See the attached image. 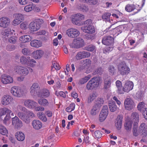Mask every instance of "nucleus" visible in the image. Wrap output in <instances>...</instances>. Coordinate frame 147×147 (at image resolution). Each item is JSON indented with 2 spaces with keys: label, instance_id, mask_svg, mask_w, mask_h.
Masks as SVG:
<instances>
[{
  "label": "nucleus",
  "instance_id": "54",
  "mask_svg": "<svg viewBox=\"0 0 147 147\" xmlns=\"http://www.w3.org/2000/svg\"><path fill=\"white\" fill-rule=\"evenodd\" d=\"M115 68L113 66H110L109 67V71L110 74L113 75L115 71Z\"/></svg>",
  "mask_w": 147,
  "mask_h": 147
},
{
  "label": "nucleus",
  "instance_id": "20",
  "mask_svg": "<svg viewBox=\"0 0 147 147\" xmlns=\"http://www.w3.org/2000/svg\"><path fill=\"white\" fill-rule=\"evenodd\" d=\"M12 99L11 97L9 95H4L2 98L1 103L3 105H7L10 103Z\"/></svg>",
  "mask_w": 147,
  "mask_h": 147
},
{
  "label": "nucleus",
  "instance_id": "41",
  "mask_svg": "<svg viewBox=\"0 0 147 147\" xmlns=\"http://www.w3.org/2000/svg\"><path fill=\"white\" fill-rule=\"evenodd\" d=\"M36 63V62L35 61L29 57V58L28 60L27 65L28 66L33 67L34 66Z\"/></svg>",
  "mask_w": 147,
  "mask_h": 147
},
{
  "label": "nucleus",
  "instance_id": "29",
  "mask_svg": "<svg viewBox=\"0 0 147 147\" xmlns=\"http://www.w3.org/2000/svg\"><path fill=\"white\" fill-rule=\"evenodd\" d=\"M116 85L117 88V92L119 94H123V87L121 82L119 80H117L116 82Z\"/></svg>",
  "mask_w": 147,
  "mask_h": 147
},
{
  "label": "nucleus",
  "instance_id": "27",
  "mask_svg": "<svg viewBox=\"0 0 147 147\" xmlns=\"http://www.w3.org/2000/svg\"><path fill=\"white\" fill-rule=\"evenodd\" d=\"M32 124L34 128L36 129H39L42 127V123L38 120H34L32 122Z\"/></svg>",
  "mask_w": 147,
  "mask_h": 147
},
{
  "label": "nucleus",
  "instance_id": "12",
  "mask_svg": "<svg viewBox=\"0 0 147 147\" xmlns=\"http://www.w3.org/2000/svg\"><path fill=\"white\" fill-rule=\"evenodd\" d=\"M81 29L84 32L89 34H92L95 32V28L92 25L82 26Z\"/></svg>",
  "mask_w": 147,
  "mask_h": 147
},
{
  "label": "nucleus",
  "instance_id": "42",
  "mask_svg": "<svg viewBox=\"0 0 147 147\" xmlns=\"http://www.w3.org/2000/svg\"><path fill=\"white\" fill-rule=\"evenodd\" d=\"M133 123L130 120L127 121L124 125L125 129L128 131L130 130L131 128L132 125Z\"/></svg>",
  "mask_w": 147,
  "mask_h": 147
},
{
  "label": "nucleus",
  "instance_id": "24",
  "mask_svg": "<svg viewBox=\"0 0 147 147\" xmlns=\"http://www.w3.org/2000/svg\"><path fill=\"white\" fill-rule=\"evenodd\" d=\"M40 28L39 25L34 22L30 23L29 26V28L32 32L36 31L38 30Z\"/></svg>",
  "mask_w": 147,
  "mask_h": 147
},
{
  "label": "nucleus",
  "instance_id": "15",
  "mask_svg": "<svg viewBox=\"0 0 147 147\" xmlns=\"http://www.w3.org/2000/svg\"><path fill=\"white\" fill-rule=\"evenodd\" d=\"M134 84L132 81L129 80L126 81L123 87V93L124 92H128L132 90Z\"/></svg>",
  "mask_w": 147,
  "mask_h": 147
},
{
  "label": "nucleus",
  "instance_id": "14",
  "mask_svg": "<svg viewBox=\"0 0 147 147\" xmlns=\"http://www.w3.org/2000/svg\"><path fill=\"white\" fill-rule=\"evenodd\" d=\"M124 105L126 109L130 111L135 107L133 100L130 98L126 99L124 101Z\"/></svg>",
  "mask_w": 147,
  "mask_h": 147
},
{
  "label": "nucleus",
  "instance_id": "53",
  "mask_svg": "<svg viewBox=\"0 0 147 147\" xmlns=\"http://www.w3.org/2000/svg\"><path fill=\"white\" fill-rule=\"evenodd\" d=\"M95 46L92 45H88V46L86 47L85 48V49L86 50L88 51H93L95 49Z\"/></svg>",
  "mask_w": 147,
  "mask_h": 147
},
{
  "label": "nucleus",
  "instance_id": "58",
  "mask_svg": "<svg viewBox=\"0 0 147 147\" xmlns=\"http://www.w3.org/2000/svg\"><path fill=\"white\" fill-rule=\"evenodd\" d=\"M28 24L27 22H23L20 25V27L23 29H26L27 28Z\"/></svg>",
  "mask_w": 147,
  "mask_h": 147
},
{
  "label": "nucleus",
  "instance_id": "61",
  "mask_svg": "<svg viewBox=\"0 0 147 147\" xmlns=\"http://www.w3.org/2000/svg\"><path fill=\"white\" fill-rule=\"evenodd\" d=\"M103 70L101 67H98L95 70V73L96 74H101L103 71Z\"/></svg>",
  "mask_w": 147,
  "mask_h": 147
},
{
  "label": "nucleus",
  "instance_id": "8",
  "mask_svg": "<svg viewBox=\"0 0 147 147\" xmlns=\"http://www.w3.org/2000/svg\"><path fill=\"white\" fill-rule=\"evenodd\" d=\"M108 114V107L104 106L99 115V120L101 122L104 121L107 118Z\"/></svg>",
  "mask_w": 147,
  "mask_h": 147
},
{
  "label": "nucleus",
  "instance_id": "37",
  "mask_svg": "<svg viewBox=\"0 0 147 147\" xmlns=\"http://www.w3.org/2000/svg\"><path fill=\"white\" fill-rule=\"evenodd\" d=\"M104 100L102 98H98L96 100V101L94 105L96 106L99 108L103 104Z\"/></svg>",
  "mask_w": 147,
  "mask_h": 147
},
{
  "label": "nucleus",
  "instance_id": "25",
  "mask_svg": "<svg viewBox=\"0 0 147 147\" xmlns=\"http://www.w3.org/2000/svg\"><path fill=\"white\" fill-rule=\"evenodd\" d=\"M139 120V115L136 112H133L131 114V117L130 121L134 122V124H138Z\"/></svg>",
  "mask_w": 147,
  "mask_h": 147
},
{
  "label": "nucleus",
  "instance_id": "44",
  "mask_svg": "<svg viewBox=\"0 0 147 147\" xmlns=\"http://www.w3.org/2000/svg\"><path fill=\"white\" fill-rule=\"evenodd\" d=\"M37 116L41 120L45 122L47 121V118L45 115L42 113L39 112L37 113Z\"/></svg>",
  "mask_w": 147,
  "mask_h": 147
},
{
  "label": "nucleus",
  "instance_id": "19",
  "mask_svg": "<svg viewBox=\"0 0 147 147\" xmlns=\"http://www.w3.org/2000/svg\"><path fill=\"white\" fill-rule=\"evenodd\" d=\"M12 124L16 128H20L23 125L22 121L16 116L12 118Z\"/></svg>",
  "mask_w": 147,
  "mask_h": 147
},
{
  "label": "nucleus",
  "instance_id": "57",
  "mask_svg": "<svg viewBox=\"0 0 147 147\" xmlns=\"http://www.w3.org/2000/svg\"><path fill=\"white\" fill-rule=\"evenodd\" d=\"M15 49V47L14 45H8L6 47V49L8 51H12Z\"/></svg>",
  "mask_w": 147,
  "mask_h": 147
},
{
  "label": "nucleus",
  "instance_id": "34",
  "mask_svg": "<svg viewBox=\"0 0 147 147\" xmlns=\"http://www.w3.org/2000/svg\"><path fill=\"white\" fill-rule=\"evenodd\" d=\"M44 53L43 51L42 50H37L36 51H34L33 53V55L36 59L40 58Z\"/></svg>",
  "mask_w": 147,
  "mask_h": 147
},
{
  "label": "nucleus",
  "instance_id": "63",
  "mask_svg": "<svg viewBox=\"0 0 147 147\" xmlns=\"http://www.w3.org/2000/svg\"><path fill=\"white\" fill-rule=\"evenodd\" d=\"M84 38L87 40L93 39L94 36L93 35L90 34H86L84 36Z\"/></svg>",
  "mask_w": 147,
  "mask_h": 147
},
{
  "label": "nucleus",
  "instance_id": "39",
  "mask_svg": "<svg viewBox=\"0 0 147 147\" xmlns=\"http://www.w3.org/2000/svg\"><path fill=\"white\" fill-rule=\"evenodd\" d=\"M111 14L110 13H105L102 16V18L105 22H109L110 20V17Z\"/></svg>",
  "mask_w": 147,
  "mask_h": 147
},
{
  "label": "nucleus",
  "instance_id": "23",
  "mask_svg": "<svg viewBox=\"0 0 147 147\" xmlns=\"http://www.w3.org/2000/svg\"><path fill=\"white\" fill-rule=\"evenodd\" d=\"M123 117L121 115H118L115 121V126L118 129H120L121 127L122 124V120Z\"/></svg>",
  "mask_w": 147,
  "mask_h": 147
},
{
  "label": "nucleus",
  "instance_id": "10",
  "mask_svg": "<svg viewBox=\"0 0 147 147\" xmlns=\"http://www.w3.org/2000/svg\"><path fill=\"white\" fill-rule=\"evenodd\" d=\"M14 20L12 22V24L14 26L18 25L24 20V16L21 14L16 13L13 15Z\"/></svg>",
  "mask_w": 147,
  "mask_h": 147
},
{
  "label": "nucleus",
  "instance_id": "62",
  "mask_svg": "<svg viewBox=\"0 0 147 147\" xmlns=\"http://www.w3.org/2000/svg\"><path fill=\"white\" fill-rule=\"evenodd\" d=\"M35 22L38 25H39V27L40 28L41 25L43 23V21L41 19H38L36 20V22Z\"/></svg>",
  "mask_w": 147,
  "mask_h": 147
},
{
  "label": "nucleus",
  "instance_id": "2",
  "mask_svg": "<svg viewBox=\"0 0 147 147\" xmlns=\"http://www.w3.org/2000/svg\"><path fill=\"white\" fill-rule=\"evenodd\" d=\"M18 116L24 122L28 123L30 121V118H32L35 116V114L32 111H29L27 112V115L21 112H19L18 114Z\"/></svg>",
  "mask_w": 147,
  "mask_h": 147
},
{
  "label": "nucleus",
  "instance_id": "17",
  "mask_svg": "<svg viewBox=\"0 0 147 147\" xmlns=\"http://www.w3.org/2000/svg\"><path fill=\"white\" fill-rule=\"evenodd\" d=\"M90 53L89 52L85 51L78 52L75 56V59L77 60L82 59L88 57L90 56Z\"/></svg>",
  "mask_w": 147,
  "mask_h": 147
},
{
  "label": "nucleus",
  "instance_id": "11",
  "mask_svg": "<svg viewBox=\"0 0 147 147\" xmlns=\"http://www.w3.org/2000/svg\"><path fill=\"white\" fill-rule=\"evenodd\" d=\"M23 101L24 105L30 109L34 108L38 105L37 102L31 99H24Z\"/></svg>",
  "mask_w": 147,
  "mask_h": 147
},
{
  "label": "nucleus",
  "instance_id": "32",
  "mask_svg": "<svg viewBox=\"0 0 147 147\" xmlns=\"http://www.w3.org/2000/svg\"><path fill=\"white\" fill-rule=\"evenodd\" d=\"M30 45L32 47L38 48L41 46V43L39 40H34L30 42Z\"/></svg>",
  "mask_w": 147,
  "mask_h": 147
},
{
  "label": "nucleus",
  "instance_id": "55",
  "mask_svg": "<svg viewBox=\"0 0 147 147\" xmlns=\"http://www.w3.org/2000/svg\"><path fill=\"white\" fill-rule=\"evenodd\" d=\"M98 2V1L97 0H87V3L91 5H95Z\"/></svg>",
  "mask_w": 147,
  "mask_h": 147
},
{
  "label": "nucleus",
  "instance_id": "5",
  "mask_svg": "<svg viewBox=\"0 0 147 147\" xmlns=\"http://www.w3.org/2000/svg\"><path fill=\"white\" fill-rule=\"evenodd\" d=\"M118 70L119 73L123 76L127 75L130 71V69L125 64H121L118 67Z\"/></svg>",
  "mask_w": 147,
  "mask_h": 147
},
{
  "label": "nucleus",
  "instance_id": "33",
  "mask_svg": "<svg viewBox=\"0 0 147 147\" xmlns=\"http://www.w3.org/2000/svg\"><path fill=\"white\" fill-rule=\"evenodd\" d=\"M15 136L17 140L19 141H23L25 139V136L22 132L18 131L15 134Z\"/></svg>",
  "mask_w": 147,
  "mask_h": 147
},
{
  "label": "nucleus",
  "instance_id": "46",
  "mask_svg": "<svg viewBox=\"0 0 147 147\" xmlns=\"http://www.w3.org/2000/svg\"><path fill=\"white\" fill-rule=\"evenodd\" d=\"M134 5H127L125 7V10L129 12L133 11L134 9Z\"/></svg>",
  "mask_w": 147,
  "mask_h": 147
},
{
  "label": "nucleus",
  "instance_id": "35",
  "mask_svg": "<svg viewBox=\"0 0 147 147\" xmlns=\"http://www.w3.org/2000/svg\"><path fill=\"white\" fill-rule=\"evenodd\" d=\"M109 106L110 111L112 112H114L117 109V106L113 101L109 103Z\"/></svg>",
  "mask_w": 147,
  "mask_h": 147
},
{
  "label": "nucleus",
  "instance_id": "45",
  "mask_svg": "<svg viewBox=\"0 0 147 147\" xmlns=\"http://www.w3.org/2000/svg\"><path fill=\"white\" fill-rule=\"evenodd\" d=\"M0 133L3 135H5L8 133L7 129L4 126L0 125Z\"/></svg>",
  "mask_w": 147,
  "mask_h": 147
},
{
  "label": "nucleus",
  "instance_id": "22",
  "mask_svg": "<svg viewBox=\"0 0 147 147\" xmlns=\"http://www.w3.org/2000/svg\"><path fill=\"white\" fill-rule=\"evenodd\" d=\"M1 81L4 84H7L13 82V78L11 76L5 75H3L1 77Z\"/></svg>",
  "mask_w": 147,
  "mask_h": 147
},
{
  "label": "nucleus",
  "instance_id": "49",
  "mask_svg": "<svg viewBox=\"0 0 147 147\" xmlns=\"http://www.w3.org/2000/svg\"><path fill=\"white\" fill-rule=\"evenodd\" d=\"M22 52L23 54L26 55H29L32 53L30 50L27 48L23 49L22 50Z\"/></svg>",
  "mask_w": 147,
  "mask_h": 147
},
{
  "label": "nucleus",
  "instance_id": "43",
  "mask_svg": "<svg viewBox=\"0 0 147 147\" xmlns=\"http://www.w3.org/2000/svg\"><path fill=\"white\" fill-rule=\"evenodd\" d=\"M11 33V30L8 28L3 31L2 32L3 37L4 38H6L8 37Z\"/></svg>",
  "mask_w": 147,
  "mask_h": 147
},
{
  "label": "nucleus",
  "instance_id": "36",
  "mask_svg": "<svg viewBox=\"0 0 147 147\" xmlns=\"http://www.w3.org/2000/svg\"><path fill=\"white\" fill-rule=\"evenodd\" d=\"M145 105V103L143 102L139 103L137 107L138 110L140 112H144L147 108Z\"/></svg>",
  "mask_w": 147,
  "mask_h": 147
},
{
  "label": "nucleus",
  "instance_id": "52",
  "mask_svg": "<svg viewBox=\"0 0 147 147\" xmlns=\"http://www.w3.org/2000/svg\"><path fill=\"white\" fill-rule=\"evenodd\" d=\"M33 9V5H30L26 6L24 8V10L26 12H29L31 11Z\"/></svg>",
  "mask_w": 147,
  "mask_h": 147
},
{
  "label": "nucleus",
  "instance_id": "18",
  "mask_svg": "<svg viewBox=\"0 0 147 147\" xmlns=\"http://www.w3.org/2000/svg\"><path fill=\"white\" fill-rule=\"evenodd\" d=\"M10 19L6 17H3L0 18V27L6 28L10 24Z\"/></svg>",
  "mask_w": 147,
  "mask_h": 147
},
{
  "label": "nucleus",
  "instance_id": "6",
  "mask_svg": "<svg viewBox=\"0 0 147 147\" xmlns=\"http://www.w3.org/2000/svg\"><path fill=\"white\" fill-rule=\"evenodd\" d=\"M40 91V87L37 83L33 84L30 88V94L33 96H38V94H39Z\"/></svg>",
  "mask_w": 147,
  "mask_h": 147
},
{
  "label": "nucleus",
  "instance_id": "30",
  "mask_svg": "<svg viewBox=\"0 0 147 147\" xmlns=\"http://www.w3.org/2000/svg\"><path fill=\"white\" fill-rule=\"evenodd\" d=\"M77 8L80 11L83 12H86L89 10L88 7L85 5L83 4H78Z\"/></svg>",
  "mask_w": 147,
  "mask_h": 147
},
{
  "label": "nucleus",
  "instance_id": "9",
  "mask_svg": "<svg viewBox=\"0 0 147 147\" xmlns=\"http://www.w3.org/2000/svg\"><path fill=\"white\" fill-rule=\"evenodd\" d=\"M84 18V16L81 13H77L71 18V21L74 24L77 25H80V21Z\"/></svg>",
  "mask_w": 147,
  "mask_h": 147
},
{
  "label": "nucleus",
  "instance_id": "1",
  "mask_svg": "<svg viewBox=\"0 0 147 147\" xmlns=\"http://www.w3.org/2000/svg\"><path fill=\"white\" fill-rule=\"evenodd\" d=\"M101 80V78L99 77H94L92 78L87 84V89L91 90L96 88L99 86Z\"/></svg>",
  "mask_w": 147,
  "mask_h": 147
},
{
  "label": "nucleus",
  "instance_id": "38",
  "mask_svg": "<svg viewBox=\"0 0 147 147\" xmlns=\"http://www.w3.org/2000/svg\"><path fill=\"white\" fill-rule=\"evenodd\" d=\"M38 104L41 106H46L48 105L49 103L47 100L46 99L40 98L38 101Z\"/></svg>",
  "mask_w": 147,
  "mask_h": 147
},
{
  "label": "nucleus",
  "instance_id": "16",
  "mask_svg": "<svg viewBox=\"0 0 147 147\" xmlns=\"http://www.w3.org/2000/svg\"><path fill=\"white\" fill-rule=\"evenodd\" d=\"M114 42V38L111 36H106L103 37L102 40V43L106 45H112Z\"/></svg>",
  "mask_w": 147,
  "mask_h": 147
},
{
  "label": "nucleus",
  "instance_id": "7",
  "mask_svg": "<svg viewBox=\"0 0 147 147\" xmlns=\"http://www.w3.org/2000/svg\"><path fill=\"white\" fill-rule=\"evenodd\" d=\"M11 92L13 96L17 97H21L23 94V90L20 88L16 86L11 88Z\"/></svg>",
  "mask_w": 147,
  "mask_h": 147
},
{
  "label": "nucleus",
  "instance_id": "13",
  "mask_svg": "<svg viewBox=\"0 0 147 147\" xmlns=\"http://www.w3.org/2000/svg\"><path fill=\"white\" fill-rule=\"evenodd\" d=\"M66 34L71 38H75L78 36L80 34L79 32L76 29L71 28L66 31Z\"/></svg>",
  "mask_w": 147,
  "mask_h": 147
},
{
  "label": "nucleus",
  "instance_id": "48",
  "mask_svg": "<svg viewBox=\"0 0 147 147\" xmlns=\"http://www.w3.org/2000/svg\"><path fill=\"white\" fill-rule=\"evenodd\" d=\"M75 104L74 103L71 104L66 109V111L68 112H70L73 111L75 109Z\"/></svg>",
  "mask_w": 147,
  "mask_h": 147
},
{
  "label": "nucleus",
  "instance_id": "26",
  "mask_svg": "<svg viewBox=\"0 0 147 147\" xmlns=\"http://www.w3.org/2000/svg\"><path fill=\"white\" fill-rule=\"evenodd\" d=\"M112 81V79L110 77H107L104 80V88L107 89L110 87Z\"/></svg>",
  "mask_w": 147,
  "mask_h": 147
},
{
  "label": "nucleus",
  "instance_id": "50",
  "mask_svg": "<svg viewBox=\"0 0 147 147\" xmlns=\"http://www.w3.org/2000/svg\"><path fill=\"white\" fill-rule=\"evenodd\" d=\"M138 124H134V126L133 128V133L134 136H138V134L137 132V128Z\"/></svg>",
  "mask_w": 147,
  "mask_h": 147
},
{
  "label": "nucleus",
  "instance_id": "56",
  "mask_svg": "<svg viewBox=\"0 0 147 147\" xmlns=\"http://www.w3.org/2000/svg\"><path fill=\"white\" fill-rule=\"evenodd\" d=\"M17 109L18 111H23L24 112H26L27 110V109L25 107L20 105H18L17 106Z\"/></svg>",
  "mask_w": 147,
  "mask_h": 147
},
{
  "label": "nucleus",
  "instance_id": "47",
  "mask_svg": "<svg viewBox=\"0 0 147 147\" xmlns=\"http://www.w3.org/2000/svg\"><path fill=\"white\" fill-rule=\"evenodd\" d=\"M29 58V57H26L24 56H22L20 58V62L23 64L27 65L28 60Z\"/></svg>",
  "mask_w": 147,
  "mask_h": 147
},
{
  "label": "nucleus",
  "instance_id": "4",
  "mask_svg": "<svg viewBox=\"0 0 147 147\" xmlns=\"http://www.w3.org/2000/svg\"><path fill=\"white\" fill-rule=\"evenodd\" d=\"M84 45V40L81 38H78L76 39H74L72 42L70 44V47L77 49L83 47Z\"/></svg>",
  "mask_w": 147,
  "mask_h": 147
},
{
  "label": "nucleus",
  "instance_id": "51",
  "mask_svg": "<svg viewBox=\"0 0 147 147\" xmlns=\"http://www.w3.org/2000/svg\"><path fill=\"white\" fill-rule=\"evenodd\" d=\"M90 78V77L89 76H88L80 80V82L81 84H84L86 83Z\"/></svg>",
  "mask_w": 147,
  "mask_h": 147
},
{
  "label": "nucleus",
  "instance_id": "21",
  "mask_svg": "<svg viewBox=\"0 0 147 147\" xmlns=\"http://www.w3.org/2000/svg\"><path fill=\"white\" fill-rule=\"evenodd\" d=\"M139 132L142 137L147 135V125H145L144 123L141 124L139 127Z\"/></svg>",
  "mask_w": 147,
  "mask_h": 147
},
{
  "label": "nucleus",
  "instance_id": "31",
  "mask_svg": "<svg viewBox=\"0 0 147 147\" xmlns=\"http://www.w3.org/2000/svg\"><path fill=\"white\" fill-rule=\"evenodd\" d=\"M32 39V37L29 35H24L21 36L19 39L23 42H28Z\"/></svg>",
  "mask_w": 147,
  "mask_h": 147
},
{
  "label": "nucleus",
  "instance_id": "40",
  "mask_svg": "<svg viewBox=\"0 0 147 147\" xmlns=\"http://www.w3.org/2000/svg\"><path fill=\"white\" fill-rule=\"evenodd\" d=\"M98 109L96 106L94 105L90 111V114L93 116L96 115L98 112Z\"/></svg>",
  "mask_w": 147,
  "mask_h": 147
},
{
  "label": "nucleus",
  "instance_id": "28",
  "mask_svg": "<svg viewBox=\"0 0 147 147\" xmlns=\"http://www.w3.org/2000/svg\"><path fill=\"white\" fill-rule=\"evenodd\" d=\"M50 92L49 90L47 89H44L41 91H40L39 94H38V96L40 97H47L49 96Z\"/></svg>",
  "mask_w": 147,
  "mask_h": 147
},
{
  "label": "nucleus",
  "instance_id": "60",
  "mask_svg": "<svg viewBox=\"0 0 147 147\" xmlns=\"http://www.w3.org/2000/svg\"><path fill=\"white\" fill-rule=\"evenodd\" d=\"M94 134L95 136L98 138H100L102 136L101 133L98 130L95 131L94 133Z\"/></svg>",
  "mask_w": 147,
  "mask_h": 147
},
{
  "label": "nucleus",
  "instance_id": "64",
  "mask_svg": "<svg viewBox=\"0 0 147 147\" xmlns=\"http://www.w3.org/2000/svg\"><path fill=\"white\" fill-rule=\"evenodd\" d=\"M53 67L56 70H58L60 69V67L59 65L58 64H56L55 63H53V65L51 66L52 69H53Z\"/></svg>",
  "mask_w": 147,
  "mask_h": 147
},
{
  "label": "nucleus",
  "instance_id": "3",
  "mask_svg": "<svg viewBox=\"0 0 147 147\" xmlns=\"http://www.w3.org/2000/svg\"><path fill=\"white\" fill-rule=\"evenodd\" d=\"M32 69L30 68L21 66H17L14 68L15 72L22 76H26L29 72V70Z\"/></svg>",
  "mask_w": 147,
  "mask_h": 147
},
{
  "label": "nucleus",
  "instance_id": "59",
  "mask_svg": "<svg viewBox=\"0 0 147 147\" xmlns=\"http://www.w3.org/2000/svg\"><path fill=\"white\" fill-rule=\"evenodd\" d=\"M17 38L14 36L10 37L9 40V42L11 43L15 44L16 42Z\"/></svg>",
  "mask_w": 147,
  "mask_h": 147
}]
</instances>
